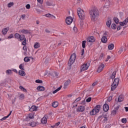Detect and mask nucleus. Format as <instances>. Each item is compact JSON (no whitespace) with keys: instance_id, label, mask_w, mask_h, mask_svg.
I'll list each match as a JSON object with an SVG mask.
<instances>
[{"instance_id":"nucleus-1","label":"nucleus","mask_w":128,"mask_h":128,"mask_svg":"<svg viewBox=\"0 0 128 128\" xmlns=\"http://www.w3.org/2000/svg\"><path fill=\"white\" fill-rule=\"evenodd\" d=\"M90 15L92 20L94 22L96 18L100 16V12L96 8H92L90 10Z\"/></svg>"},{"instance_id":"nucleus-2","label":"nucleus","mask_w":128,"mask_h":128,"mask_svg":"<svg viewBox=\"0 0 128 128\" xmlns=\"http://www.w3.org/2000/svg\"><path fill=\"white\" fill-rule=\"evenodd\" d=\"M78 16L80 18V20H84L86 18V15L84 14V10L80 8L78 10Z\"/></svg>"},{"instance_id":"nucleus-3","label":"nucleus","mask_w":128,"mask_h":128,"mask_svg":"<svg viewBox=\"0 0 128 128\" xmlns=\"http://www.w3.org/2000/svg\"><path fill=\"white\" fill-rule=\"evenodd\" d=\"M76 54H73L70 56V58L68 61L69 64H74V62H76Z\"/></svg>"},{"instance_id":"nucleus-4","label":"nucleus","mask_w":128,"mask_h":128,"mask_svg":"<svg viewBox=\"0 0 128 128\" xmlns=\"http://www.w3.org/2000/svg\"><path fill=\"white\" fill-rule=\"evenodd\" d=\"M90 66L88 65V64H82V66H80V72H84V70H88V68Z\"/></svg>"},{"instance_id":"nucleus-5","label":"nucleus","mask_w":128,"mask_h":128,"mask_svg":"<svg viewBox=\"0 0 128 128\" xmlns=\"http://www.w3.org/2000/svg\"><path fill=\"white\" fill-rule=\"evenodd\" d=\"M72 20H74V19L72 16L67 17L66 20V24L70 25L72 22Z\"/></svg>"},{"instance_id":"nucleus-6","label":"nucleus","mask_w":128,"mask_h":128,"mask_svg":"<svg viewBox=\"0 0 128 128\" xmlns=\"http://www.w3.org/2000/svg\"><path fill=\"white\" fill-rule=\"evenodd\" d=\"M99 120L101 118V121L104 122L108 120V118H106V115L100 116L98 118Z\"/></svg>"},{"instance_id":"nucleus-7","label":"nucleus","mask_w":128,"mask_h":128,"mask_svg":"<svg viewBox=\"0 0 128 128\" xmlns=\"http://www.w3.org/2000/svg\"><path fill=\"white\" fill-rule=\"evenodd\" d=\"M87 42H96V38L92 36L88 37L87 38Z\"/></svg>"},{"instance_id":"nucleus-8","label":"nucleus","mask_w":128,"mask_h":128,"mask_svg":"<svg viewBox=\"0 0 128 128\" xmlns=\"http://www.w3.org/2000/svg\"><path fill=\"white\" fill-rule=\"evenodd\" d=\"M84 110H85L84 106H78V108L76 109V112H82L84 111Z\"/></svg>"},{"instance_id":"nucleus-9","label":"nucleus","mask_w":128,"mask_h":128,"mask_svg":"<svg viewBox=\"0 0 128 128\" xmlns=\"http://www.w3.org/2000/svg\"><path fill=\"white\" fill-rule=\"evenodd\" d=\"M70 84V80H67L64 84V88L66 89V88H68V84Z\"/></svg>"},{"instance_id":"nucleus-10","label":"nucleus","mask_w":128,"mask_h":128,"mask_svg":"<svg viewBox=\"0 0 128 128\" xmlns=\"http://www.w3.org/2000/svg\"><path fill=\"white\" fill-rule=\"evenodd\" d=\"M104 64H102L100 65L98 70H97V72H100L104 70Z\"/></svg>"},{"instance_id":"nucleus-11","label":"nucleus","mask_w":128,"mask_h":128,"mask_svg":"<svg viewBox=\"0 0 128 128\" xmlns=\"http://www.w3.org/2000/svg\"><path fill=\"white\" fill-rule=\"evenodd\" d=\"M38 110V107L36 106H32L30 109V112H36Z\"/></svg>"},{"instance_id":"nucleus-12","label":"nucleus","mask_w":128,"mask_h":128,"mask_svg":"<svg viewBox=\"0 0 128 128\" xmlns=\"http://www.w3.org/2000/svg\"><path fill=\"white\" fill-rule=\"evenodd\" d=\"M128 22V19L126 18L123 22H120V26H126Z\"/></svg>"},{"instance_id":"nucleus-13","label":"nucleus","mask_w":128,"mask_h":128,"mask_svg":"<svg viewBox=\"0 0 128 128\" xmlns=\"http://www.w3.org/2000/svg\"><path fill=\"white\" fill-rule=\"evenodd\" d=\"M120 82V78H116L114 80V81L113 82V84H116V86H118V83Z\"/></svg>"},{"instance_id":"nucleus-14","label":"nucleus","mask_w":128,"mask_h":128,"mask_svg":"<svg viewBox=\"0 0 128 128\" xmlns=\"http://www.w3.org/2000/svg\"><path fill=\"white\" fill-rule=\"evenodd\" d=\"M36 88L38 90L39 92H44L46 90L44 87L40 86H38Z\"/></svg>"},{"instance_id":"nucleus-15","label":"nucleus","mask_w":128,"mask_h":128,"mask_svg":"<svg viewBox=\"0 0 128 128\" xmlns=\"http://www.w3.org/2000/svg\"><path fill=\"white\" fill-rule=\"evenodd\" d=\"M110 108V107L108 106V104H105L104 105V112H108V109Z\"/></svg>"},{"instance_id":"nucleus-16","label":"nucleus","mask_w":128,"mask_h":128,"mask_svg":"<svg viewBox=\"0 0 128 128\" xmlns=\"http://www.w3.org/2000/svg\"><path fill=\"white\" fill-rule=\"evenodd\" d=\"M98 112L96 109L94 108L91 112H90V116H95Z\"/></svg>"},{"instance_id":"nucleus-17","label":"nucleus","mask_w":128,"mask_h":128,"mask_svg":"<svg viewBox=\"0 0 128 128\" xmlns=\"http://www.w3.org/2000/svg\"><path fill=\"white\" fill-rule=\"evenodd\" d=\"M116 71H114L110 76V78H111V80H114V78H116Z\"/></svg>"},{"instance_id":"nucleus-18","label":"nucleus","mask_w":128,"mask_h":128,"mask_svg":"<svg viewBox=\"0 0 128 128\" xmlns=\"http://www.w3.org/2000/svg\"><path fill=\"white\" fill-rule=\"evenodd\" d=\"M51 76L52 78H58V72H54L51 74Z\"/></svg>"},{"instance_id":"nucleus-19","label":"nucleus","mask_w":128,"mask_h":128,"mask_svg":"<svg viewBox=\"0 0 128 128\" xmlns=\"http://www.w3.org/2000/svg\"><path fill=\"white\" fill-rule=\"evenodd\" d=\"M116 88H118V85H116V84H114L112 83V84L111 85L112 92H114V90H116Z\"/></svg>"},{"instance_id":"nucleus-20","label":"nucleus","mask_w":128,"mask_h":128,"mask_svg":"<svg viewBox=\"0 0 128 128\" xmlns=\"http://www.w3.org/2000/svg\"><path fill=\"white\" fill-rule=\"evenodd\" d=\"M52 106L53 108H58V102L56 101L52 102Z\"/></svg>"},{"instance_id":"nucleus-21","label":"nucleus","mask_w":128,"mask_h":128,"mask_svg":"<svg viewBox=\"0 0 128 128\" xmlns=\"http://www.w3.org/2000/svg\"><path fill=\"white\" fill-rule=\"evenodd\" d=\"M101 41L104 42V44H106L108 42V38H106V36H104L101 38Z\"/></svg>"},{"instance_id":"nucleus-22","label":"nucleus","mask_w":128,"mask_h":128,"mask_svg":"<svg viewBox=\"0 0 128 128\" xmlns=\"http://www.w3.org/2000/svg\"><path fill=\"white\" fill-rule=\"evenodd\" d=\"M48 122V118L46 117H43L41 120L42 124H46Z\"/></svg>"},{"instance_id":"nucleus-23","label":"nucleus","mask_w":128,"mask_h":128,"mask_svg":"<svg viewBox=\"0 0 128 128\" xmlns=\"http://www.w3.org/2000/svg\"><path fill=\"white\" fill-rule=\"evenodd\" d=\"M12 111H10V114L6 116H4L3 118H2V119L0 120H6V118H8V116H10L12 114Z\"/></svg>"},{"instance_id":"nucleus-24","label":"nucleus","mask_w":128,"mask_h":128,"mask_svg":"<svg viewBox=\"0 0 128 128\" xmlns=\"http://www.w3.org/2000/svg\"><path fill=\"white\" fill-rule=\"evenodd\" d=\"M114 45L112 44L108 45V49L109 50H114Z\"/></svg>"},{"instance_id":"nucleus-25","label":"nucleus","mask_w":128,"mask_h":128,"mask_svg":"<svg viewBox=\"0 0 128 128\" xmlns=\"http://www.w3.org/2000/svg\"><path fill=\"white\" fill-rule=\"evenodd\" d=\"M94 110H96V111H97L98 112H100V105H97L96 106L95 108H94Z\"/></svg>"},{"instance_id":"nucleus-26","label":"nucleus","mask_w":128,"mask_h":128,"mask_svg":"<svg viewBox=\"0 0 128 128\" xmlns=\"http://www.w3.org/2000/svg\"><path fill=\"white\" fill-rule=\"evenodd\" d=\"M122 100H124V96L122 95H120L118 98V102H122Z\"/></svg>"},{"instance_id":"nucleus-27","label":"nucleus","mask_w":128,"mask_h":128,"mask_svg":"<svg viewBox=\"0 0 128 128\" xmlns=\"http://www.w3.org/2000/svg\"><path fill=\"white\" fill-rule=\"evenodd\" d=\"M19 74L22 76H26V72L24 70L20 71Z\"/></svg>"},{"instance_id":"nucleus-28","label":"nucleus","mask_w":128,"mask_h":128,"mask_svg":"<svg viewBox=\"0 0 128 128\" xmlns=\"http://www.w3.org/2000/svg\"><path fill=\"white\" fill-rule=\"evenodd\" d=\"M106 24L108 28H110V24H112V20H108L107 21Z\"/></svg>"},{"instance_id":"nucleus-29","label":"nucleus","mask_w":128,"mask_h":128,"mask_svg":"<svg viewBox=\"0 0 128 128\" xmlns=\"http://www.w3.org/2000/svg\"><path fill=\"white\" fill-rule=\"evenodd\" d=\"M36 124H38V123H36L34 122H32L30 123V126H32V128H34V126H36Z\"/></svg>"},{"instance_id":"nucleus-30","label":"nucleus","mask_w":128,"mask_h":128,"mask_svg":"<svg viewBox=\"0 0 128 128\" xmlns=\"http://www.w3.org/2000/svg\"><path fill=\"white\" fill-rule=\"evenodd\" d=\"M40 44L38 43V42H36V43L34 44V48H40Z\"/></svg>"},{"instance_id":"nucleus-31","label":"nucleus","mask_w":128,"mask_h":128,"mask_svg":"<svg viewBox=\"0 0 128 128\" xmlns=\"http://www.w3.org/2000/svg\"><path fill=\"white\" fill-rule=\"evenodd\" d=\"M9 28H5L3 30H2V34H6V32H8V30Z\"/></svg>"},{"instance_id":"nucleus-32","label":"nucleus","mask_w":128,"mask_h":128,"mask_svg":"<svg viewBox=\"0 0 128 128\" xmlns=\"http://www.w3.org/2000/svg\"><path fill=\"white\" fill-rule=\"evenodd\" d=\"M111 28L112 30H116V25L114 24H112L111 26Z\"/></svg>"},{"instance_id":"nucleus-33","label":"nucleus","mask_w":128,"mask_h":128,"mask_svg":"<svg viewBox=\"0 0 128 128\" xmlns=\"http://www.w3.org/2000/svg\"><path fill=\"white\" fill-rule=\"evenodd\" d=\"M114 20L116 22V24H118L120 22L118 18H114Z\"/></svg>"},{"instance_id":"nucleus-34","label":"nucleus","mask_w":128,"mask_h":128,"mask_svg":"<svg viewBox=\"0 0 128 128\" xmlns=\"http://www.w3.org/2000/svg\"><path fill=\"white\" fill-rule=\"evenodd\" d=\"M19 38L20 39V40H24L26 39L24 35H20Z\"/></svg>"},{"instance_id":"nucleus-35","label":"nucleus","mask_w":128,"mask_h":128,"mask_svg":"<svg viewBox=\"0 0 128 128\" xmlns=\"http://www.w3.org/2000/svg\"><path fill=\"white\" fill-rule=\"evenodd\" d=\"M86 40H84L82 42V47L83 48H86Z\"/></svg>"},{"instance_id":"nucleus-36","label":"nucleus","mask_w":128,"mask_h":128,"mask_svg":"<svg viewBox=\"0 0 128 128\" xmlns=\"http://www.w3.org/2000/svg\"><path fill=\"white\" fill-rule=\"evenodd\" d=\"M20 100H24V94H21L19 96Z\"/></svg>"},{"instance_id":"nucleus-37","label":"nucleus","mask_w":128,"mask_h":128,"mask_svg":"<svg viewBox=\"0 0 128 128\" xmlns=\"http://www.w3.org/2000/svg\"><path fill=\"white\" fill-rule=\"evenodd\" d=\"M35 82H36V84H42V80H37L35 81Z\"/></svg>"},{"instance_id":"nucleus-38","label":"nucleus","mask_w":128,"mask_h":128,"mask_svg":"<svg viewBox=\"0 0 128 128\" xmlns=\"http://www.w3.org/2000/svg\"><path fill=\"white\" fill-rule=\"evenodd\" d=\"M81 98L80 97H79L78 98H77L73 102V104L76 103V102H80V100Z\"/></svg>"},{"instance_id":"nucleus-39","label":"nucleus","mask_w":128,"mask_h":128,"mask_svg":"<svg viewBox=\"0 0 128 128\" xmlns=\"http://www.w3.org/2000/svg\"><path fill=\"white\" fill-rule=\"evenodd\" d=\"M46 5L47 6H52V3L48 1L46 2Z\"/></svg>"},{"instance_id":"nucleus-40","label":"nucleus","mask_w":128,"mask_h":128,"mask_svg":"<svg viewBox=\"0 0 128 128\" xmlns=\"http://www.w3.org/2000/svg\"><path fill=\"white\" fill-rule=\"evenodd\" d=\"M22 34H28V30H23L21 31Z\"/></svg>"},{"instance_id":"nucleus-41","label":"nucleus","mask_w":128,"mask_h":128,"mask_svg":"<svg viewBox=\"0 0 128 128\" xmlns=\"http://www.w3.org/2000/svg\"><path fill=\"white\" fill-rule=\"evenodd\" d=\"M121 122L122 124H126V119L124 118H122Z\"/></svg>"},{"instance_id":"nucleus-42","label":"nucleus","mask_w":128,"mask_h":128,"mask_svg":"<svg viewBox=\"0 0 128 128\" xmlns=\"http://www.w3.org/2000/svg\"><path fill=\"white\" fill-rule=\"evenodd\" d=\"M8 8H12V6H14V2H10V3L8 4Z\"/></svg>"},{"instance_id":"nucleus-43","label":"nucleus","mask_w":128,"mask_h":128,"mask_svg":"<svg viewBox=\"0 0 128 128\" xmlns=\"http://www.w3.org/2000/svg\"><path fill=\"white\" fill-rule=\"evenodd\" d=\"M122 52H124V49L121 48L118 51V54H122Z\"/></svg>"},{"instance_id":"nucleus-44","label":"nucleus","mask_w":128,"mask_h":128,"mask_svg":"<svg viewBox=\"0 0 128 128\" xmlns=\"http://www.w3.org/2000/svg\"><path fill=\"white\" fill-rule=\"evenodd\" d=\"M116 110L114 109L112 112V116H116Z\"/></svg>"},{"instance_id":"nucleus-45","label":"nucleus","mask_w":128,"mask_h":128,"mask_svg":"<svg viewBox=\"0 0 128 128\" xmlns=\"http://www.w3.org/2000/svg\"><path fill=\"white\" fill-rule=\"evenodd\" d=\"M92 101V97H89L86 100V102H90Z\"/></svg>"},{"instance_id":"nucleus-46","label":"nucleus","mask_w":128,"mask_h":128,"mask_svg":"<svg viewBox=\"0 0 128 128\" xmlns=\"http://www.w3.org/2000/svg\"><path fill=\"white\" fill-rule=\"evenodd\" d=\"M24 62H30V58H28V57H25L24 58Z\"/></svg>"},{"instance_id":"nucleus-47","label":"nucleus","mask_w":128,"mask_h":128,"mask_svg":"<svg viewBox=\"0 0 128 128\" xmlns=\"http://www.w3.org/2000/svg\"><path fill=\"white\" fill-rule=\"evenodd\" d=\"M14 36H15L16 38L18 39V38H20V34H16Z\"/></svg>"},{"instance_id":"nucleus-48","label":"nucleus","mask_w":128,"mask_h":128,"mask_svg":"<svg viewBox=\"0 0 128 128\" xmlns=\"http://www.w3.org/2000/svg\"><path fill=\"white\" fill-rule=\"evenodd\" d=\"M73 30L74 32H78V28L76 27V26H74L73 28Z\"/></svg>"},{"instance_id":"nucleus-49","label":"nucleus","mask_w":128,"mask_h":128,"mask_svg":"<svg viewBox=\"0 0 128 128\" xmlns=\"http://www.w3.org/2000/svg\"><path fill=\"white\" fill-rule=\"evenodd\" d=\"M19 68L20 70H24V64H20Z\"/></svg>"},{"instance_id":"nucleus-50","label":"nucleus","mask_w":128,"mask_h":128,"mask_svg":"<svg viewBox=\"0 0 128 128\" xmlns=\"http://www.w3.org/2000/svg\"><path fill=\"white\" fill-rule=\"evenodd\" d=\"M28 116L30 118H34V114H29Z\"/></svg>"},{"instance_id":"nucleus-51","label":"nucleus","mask_w":128,"mask_h":128,"mask_svg":"<svg viewBox=\"0 0 128 128\" xmlns=\"http://www.w3.org/2000/svg\"><path fill=\"white\" fill-rule=\"evenodd\" d=\"M16 98H14L13 100H12V104H14V102H16Z\"/></svg>"},{"instance_id":"nucleus-52","label":"nucleus","mask_w":128,"mask_h":128,"mask_svg":"<svg viewBox=\"0 0 128 128\" xmlns=\"http://www.w3.org/2000/svg\"><path fill=\"white\" fill-rule=\"evenodd\" d=\"M6 73L8 74H12V70H7L6 71Z\"/></svg>"},{"instance_id":"nucleus-53","label":"nucleus","mask_w":128,"mask_h":128,"mask_svg":"<svg viewBox=\"0 0 128 128\" xmlns=\"http://www.w3.org/2000/svg\"><path fill=\"white\" fill-rule=\"evenodd\" d=\"M22 44L23 46H26V39H25V40L23 41V42H22Z\"/></svg>"},{"instance_id":"nucleus-54","label":"nucleus","mask_w":128,"mask_h":128,"mask_svg":"<svg viewBox=\"0 0 128 128\" xmlns=\"http://www.w3.org/2000/svg\"><path fill=\"white\" fill-rule=\"evenodd\" d=\"M112 96H110L109 98H108V102H111L112 100Z\"/></svg>"},{"instance_id":"nucleus-55","label":"nucleus","mask_w":128,"mask_h":128,"mask_svg":"<svg viewBox=\"0 0 128 128\" xmlns=\"http://www.w3.org/2000/svg\"><path fill=\"white\" fill-rule=\"evenodd\" d=\"M26 8L27 10H30V4H27L26 6Z\"/></svg>"},{"instance_id":"nucleus-56","label":"nucleus","mask_w":128,"mask_h":128,"mask_svg":"<svg viewBox=\"0 0 128 128\" xmlns=\"http://www.w3.org/2000/svg\"><path fill=\"white\" fill-rule=\"evenodd\" d=\"M96 84H98V82H94L92 84V86H96Z\"/></svg>"},{"instance_id":"nucleus-57","label":"nucleus","mask_w":128,"mask_h":128,"mask_svg":"<svg viewBox=\"0 0 128 128\" xmlns=\"http://www.w3.org/2000/svg\"><path fill=\"white\" fill-rule=\"evenodd\" d=\"M46 16L47 18H50V16H52V14H46Z\"/></svg>"},{"instance_id":"nucleus-58","label":"nucleus","mask_w":128,"mask_h":128,"mask_svg":"<svg viewBox=\"0 0 128 128\" xmlns=\"http://www.w3.org/2000/svg\"><path fill=\"white\" fill-rule=\"evenodd\" d=\"M60 122H58L56 123V124H55L56 126V128H58V126H60Z\"/></svg>"},{"instance_id":"nucleus-59","label":"nucleus","mask_w":128,"mask_h":128,"mask_svg":"<svg viewBox=\"0 0 128 128\" xmlns=\"http://www.w3.org/2000/svg\"><path fill=\"white\" fill-rule=\"evenodd\" d=\"M37 1L38 2H39V4H42V2H44V0H37Z\"/></svg>"},{"instance_id":"nucleus-60","label":"nucleus","mask_w":128,"mask_h":128,"mask_svg":"<svg viewBox=\"0 0 128 128\" xmlns=\"http://www.w3.org/2000/svg\"><path fill=\"white\" fill-rule=\"evenodd\" d=\"M24 56H27L28 54V50H24Z\"/></svg>"},{"instance_id":"nucleus-61","label":"nucleus","mask_w":128,"mask_h":128,"mask_svg":"<svg viewBox=\"0 0 128 128\" xmlns=\"http://www.w3.org/2000/svg\"><path fill=\"white\" fill-rule=\"evenodd\" d=\"M110 56H108L107 59L106 60V62H108V60H110Z\"/></svg>"},{"instance_id":"nucleus-62","label":"nucleus","mask_w":128,"mask_h":128,"mask_svg":"<svg viewBox=\"0 0 128 128\" xmlns=\"http://www.w3.org/2000/svg\"><path fill=\"white\" fill-rule=\"evenodd\" d=\"M118 108H120V106H117L116 107L114 108V110H116L118 111Z\"/></svg>"},{"instance_id":"nucleus-63","label":"nucleus","mask_w":128,"mask_h":128,"mask_svg":"<svg viewBox=\"0 0 128 128\" xmlns=\"http://www.w3.org/2000/svg\"><path fill=\"white\" fill-rule=\"evenodd\" d=\"M23 50H28V48H26V46H24L23 47Z\"/></svg>"},{"instance_id":"nucleus-64","label":"nucleus","mask_w":128,"mask_h":128,"mask_svg":"<svg viewBox=\"0 0 128 128\" xmlns=\"http://www.w3.org/2000/svg\"><path fill=\"white\" fill-rule=\"evenodd\" d=\"M120 28H122V26H118L117 30H120Z\"/></svg>"}]
</instances>
